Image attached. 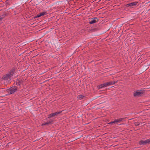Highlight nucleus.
I'll return each mask as SVG.
<instances>
[{
	"instance_id": "nucleus-3",
	"label": "nucleus",
	"mask_w": 150,
	"mask_h": 150,
	"mask_svg": "<svg viewBox=\"0 0 150 150\" xmlns=\"http://www.w3.org/2000/svg\"><path fill=\"white\" fill-rule=\"evenodd\" d=\"M18 88L17 86H13L11 87L9 89L7 90L8 93H9V94L14 93L16 91Z\"/></svg>"
},
{
	"instance_id": "nucleus-1",
	"label": "nucleus",
	"mask_w": 150,
	"mask_h": 150,
	"mask_svg": "<svg viewBox=\"0 0 150 150\" xmlns=\"http://www.w3.org/2000/svg\"><path fill=\"white\" fill-rule=\"evenodd\" d=\"M16 70L15 68L13 67L7 74L3 76L1 78L2 80L10 81L11 80V78L13 76Z\"/></svg>"
},
{
	"instance_id": "nucleus-16",
	"label": "nucleus",
	"mask_w": 150,
	"mask_h": 150,
	"mask_svg": "<svg viewBox=\"0 0 150 150\" xmlns=\"http://www.w3.org/2000/svg\"><path fill=\"white\" fill-rule=\"evenodd\" d=\"M117 123V122H116V119H115L113 121H111V122H110L109 123V124H112L113 123Z\"/></svg>"
},
{
	"instance_id": "nucleus-4",
	"label": "nucleus",
	"mask_w": 150,
	"mask_h": 150,
	"mask_svg": "<svg viewBox=\"0 0 150 150\" xmlns=\"http://www.w3.org/2000/svg\"><path fill=\"white\" fill-rule=\"evenodd\" d=\"M62 111H60L56 112L54 113H51L48 115V118H49L52 117L57 116L59 115L60 114H61Z\"/></svg>"
},
{
	"instance_id": "nucleus-17",
	"label": "nucleus",
	"mask_w": 150,
	"mask_h": 150,
	"mask_svg": "<svg viewBox=\"0 0 150 150\" xmlns=\"http://www.w3.org/2000/svg\"><path fill=\"white\" fill-rule=\"evenodd\" d=\"M134 124L136 126H138L139 125V123L138 122H135L134 123Z\"/></svg>"
},
{
	"instance_id": "nucleus-14",
	"label": "nucleus",
	"mask_w": 150,
	"mask_h": 150,
	"mask_svg": "<svg viewBox=\"0 0 150 150\" xmlns=\"http://www.w3.org/2000/svg\"><path fill=\"white\" fill-rule=\"evenodd\" d=\"M6 16V14H3L0 16V20L1 21Z\"/></svg>"
},
{
	"instance_id": "nucleus-12",
	"label": "nucleus",
	"mask_w": 150,
	"mask_h": 150,
	"mask_svg": "<svg viewBox=\"0 0 150 150\" xmlns=\"http://www.w3.org/2000/svg\"><path fill=\"white\" fill-rule=\"evenodd\" d=\"M23 82V81L22 80L19 81L17 80L16 81V84L17 85H20Z\"/></svg>"
},
{
	"instance_id": "nucleus-2",
	"label": "nucleus",
	"mask_w": 150,
	"mask_h": 150,
	"mask_svg": "<svg viewBox=\"0 0 150 150\" xmlns=\"http://www.w3.org/2000/svg\"><path fill=\"white\" fill-rule=\"evenodd\" d=\"M144 92L142 90L136 91L133 93V96L135 97H138L142 96Z\"/></svg>"
},
{
	"instance_id": "nucleus-8",
	"label": "nucleus",
	"mask_w": 150,
	"mask_h": 150,
	"mask_svg": "<svg viewBox=\"0 0 150 150\" xmlns=\"http://www.w3.org/2000/svg\"><path fill=\"white\" fill-rule=\"evenodd\" d=\"M117 81H110L106 83H104L105 87L109 86L110 85L114 84L115 83H116Z\"/></svg>"
},
{
	"instance_id": "nucleus-10",
	"label": "nucleus",
	"mask_w": 150,
	"mask_h": 150,
	"mask_svg": "<svg viewBox=\"0 0 150 150\" xmlns=\"http://www.w3.org/2000/svg\"><path fill=\"white\" fill-rule=\"evenodd\" d=\"M120 118L119 119H116L117 122V124L121 122H123L124 121H125V119L126 118Z\"/></svg>"
},
{
	"instance_id": "nucleus-18",
	"label": "nucleus",
	"mask_w": 150,
	"mask_h": 150,
	"mask_svg": "<svg viewBox=\"0 0 150 150\" xmlns=\"http://www.w3.org/2000/svg\"><path fill=\"white\" fill-rule=\"evenodd\" d=\"M0 21H1L0 20Z\"/></svg>"
},
{
	"instance_id": "nucleus-13",
	"label": "nucleus",
	"mask_w": 150,
	"mask_h": 150,
	"mask_svg": "<svg viewBox=\"0 0 150 150\" xmlns=\"http://www.w3.org/2000/svg\"><path fill=\"white\" fill-rule=\"evenodd\" d=\"M104 87H105V84L104 83L99 85L98 86V88L99 89L102 88Z\"/></svg>"
},
{
	"instance_id": "nucleus-11",
	"label": "nucleus",
	"mask_w": 150,
	"mask_h": 150,
	"mask_svg": "<svg viewBox=\"0 0 150 150\" xmlns=\"http://www.w3.org/2000/svg\"><path fill=\"white\" fill-rule=\"evenodd\" d=\"M52 122H53V120H50L49 122H46L44 124H42V125H48L49 124H51Z\"/></svg>"
},
{
	"instance_id": "nucleus-9",
	"label": "nucleus",
	"mask_w": 150,
	"mask_h": 150,
	"mask_svg": "<svg viewBox=\"0 0 150 150\" xmlns=\"http://www.w3.org/2000/svg\"><path fill=\"white\" fill-rule=\"evenodd\" d=\"M47 14V12H42L40 13L37 14V16H35V18H38L42 16H44Z\"/></svg>"
},
{
	"instance_id": "nucleus-5",
	"label": "nucleus",
	"mask_w": 150,
	"mask_h": 150,
	"mask_svg": "<svg viewBox=\"0 0 150 150\" xmlns=\"http://www.w3.org/2000/svg\"><path fill=\"white\" fill-rule=\"evenodd\" d=\"M99 20L97 17L92 18L90 20L89 23L90 24H93L97 22Z\"/></svg>"
},
{
	"instance_id": "nucleus-7",
	"label": "nucleus",
	"mask_w": 150,
	"mask_h": 150,
	"mask_svg": "<svg viewBox=\"0 0 150 150\" xmlns=\"http://www.w3.org/2000/svg\"><path fill=\"white\" fill-rule=\"evenodd\" d=\"M138 3V2L135 1L134 2L127 4L126 5V7H131L133 8L134 6H136Z\"/></svg>"
},
{
	"instance_id": "nucleus-6",
	"label": "nucleus",
	"mask_w": 150,
	"mask_h": 150,
	"mask_svg": "<svg viewBox=\"0 0 150 150\" xmlns=\"http://www.w3.org/2000/svg\"><path fill=\"white\" fill-rule=\"evenodd\" d=\"M147 144H150V139L144 141L141 140L139 142V144L140 145H145Z\"/></svg>"
},
{
	"instance_id": "nucleus-15",
	"label": "nucleus",
	"mask_w": 150,
	"mask_h": 150,
	"mask_svg": "<svg viewBox=\"0 0 150 150\" xmlns=\"http://www.w3.org/2000/svg\"><path fill=\"white\" fill-rule=\"evenodd\" d=\"M84 96H83L82 95H80L78 97V99H79V100H81L82 99L83 97H84Z\"/></svg>"
}]
</instances>
